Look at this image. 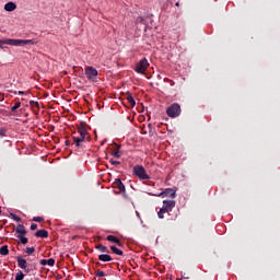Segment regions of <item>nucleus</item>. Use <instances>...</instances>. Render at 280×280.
I'll list each match as a JSON object with an SVG mask.
<instances>
[{"label": "nucleus", "mask_w": 280, "mask_h": 280, "mask_svg": "<svg viewBox=\"0 0 280 280\" xmlns=\"http://www.w3.org/2000/svg\"><path fill=\"white\" fill-rule=\"evenodd\" d=\"M3 45H11L12 47H23L25 45H34L32 39H0V49H3Z\"/></svg>", "instance_id": "f257e3e1"}, {"label": "nucleus", "mask_w": 280, "mask_h": 280, "mask_svg": "<svg viewBox=\"0 0 280 280\" xmlns=\"http://www.w3.org/2000/svg\"><path fill=\"white\" fill-rule=\"evenodd\" d=\"M174 207H176V201H174V200H164L163 201V207L158 212V215H159L160 220H163V218H164L163 214L164 213H170L172 211V209H174Z\"/></svg>", "instance_id": "f03ea898"}, {"label": "nucleus", "mask_w": 280, "mask_h": 280, "mask_svg": "<svg viewBox=\"0 0 280 280\" xmlns=\"http://www.w3.org/2000/svg\"><path fill=\"white\" fill-rule=\"evenodd\" d=\"M133 174L135 176L140 178V180H150V175H148V173L145 172V168L141 165H136L133 167Z\"/></svg>", "instance_id": "7ed1b4c3"}, {"label": "nucleus", "mask_w": 280, "mask_h": 280, "mask_svg": "<svg viewBox=\"0 0 280 280\" xmlns=\"http://www.w3.org/2000/svg\"><path fill=\"white\" fill-rule=\"evenodd\" d=\"M78 132H79L80 136L73 138V141H74L77 148H79L80 143H82L86 139V136L89 135L86 132V127L85 126L79 127Z\"/></svg>", "instance_id": "20e7f679"}, {"label": "nucleus", "mask_w": 280, "mask_h": 280, "mask_svg": "<svg viewBox=\"0 0 280 280\" xmlns=\"http://www.w3.org/2000/svg\"><path fill=\"white\" fill-rule=\"evenodd\" d=\"M166 115L171 118L179 117L180 116V105L178 103L172 104L170 107L166 109Z\"/></svg>", "instance_id": "39448f33"}, {"label": "nucleus", "mask_w": 280, "mask_h": 280, "mask_svg": "<svg viewBox=\"0 0 280 280\" xmlns=\"http://www.w3.org/2000/svg\"><path fill=\"white\" fill-rule=\"evenodd\" d=\"M148 67H150V62L148 59L143 58L136 65L135 71L143 75V73L148 71Z\"/></svg>", "instance_id": "423d86ee"}, {"label": "nucleus", "mask_w": 280, "mask_h": 280, "mask_svg": "<svg viewBox=\"0 0 280 280\" xmlns=\"http://www.w3.org/2000/svg\"><path fill=\"white\" fill-rule=\"evenodd\" d=\"M85 75H86L88 80H90L91 82H95L97 80V69H95L91 66L86 67Z\"/></svg>", "instance_id": "0eeeda50"}, {"label": "nucleus", "mask_w": 280, "mask_h": 280, "mask_svg": "<svg viewBox=\"0 0 280 280\" xmlns=\"http://www.w3.org/2000/svg\"><path fill=\"white\" fill-rule=\"evenodd\" d=\"M158 196H162V198H176V190L174 188H166L164 191L160 192Z\"/></svg>", "instance_id": "6e6552de"}, {"label": "nucleus", "mask_w": 280, "mask_h": 280, "mask_svg": "<svg viewBox=\"0 0 280 280\" xmlns=\"http://www.w3.org/2000/svg\"><path fill=\"white\" fill-rule=\"evenodd\" d=\"M5 12H14L16 10V3L14 2H8L4 4Z\"/></svg>", "instance_id": "1a4fd4ad"}, {"label": "nucleus", "mask_w": 280, "mask_h": 280, "mask_svg": "<svg viewBox=\"0 0 280 280\" xmlns=\"http://www.w3.org/2000/svg\"><path fill=\"white\" fill-rule=\"evenodd\" d=\"M114 185L115 187H117V189H119V191H126V186L124 185V183H121V179H115Z\"/></svg>", "instance_id": "9d476101"}, {"label": "nucleus", "mask_w": 280, "mask_h": 280, "mask_svg": "<svg viewBox=\"0 0 280 280\" xmlns=\"http://www.w3.org/2000/svg\"><path fill=\"white\" fill-rule=\"evenodd\" d=\"M15 233H18L21 236L26 235L27 231L25 230V225L19 224L15 229Z\"/></svg>", "instance_id": "9b49d317"}, {"label": "nucleus", "mask_w": 280, "mask_h": 280, "mask_svg": "<svg viewBox=\"0 0 280 280\" xmlns=\"http://www.w3.org/2000/svg\"><path fill=\"white\" fill-rule=\"evenodd\" d=\"M107 242H112L113 244H117V246H121V241H119V238H117L115 235H108Z\"/></svg>", "instance_id": "f8f14e48"}, {"label": "nucleus", "mask_w": 280, "mask_h": 280, "mask_svg": "<svg viewBox=\"0 0 280 280\" xmlns=\"http://www.w3.org/2000/svg\"><path fill=\"white\" fill-rule=\"evenodd\" d=\"M35 236H36V237L46 238V237H49V232H47V230H38V231L35 233Z\"/></svg>", "instance_id": "ddd939ff"}, {"label": "nucleus", "mask_w": 280, "mask_h": 280, "mask_svg": "<svg viewBox=\"0 0 280 280\" xmlns=\"http://www.w3.org/2000/svg\"><path fill=\"white\" fill-rule=\"evenodd\" d=\"M18 266L19 268H22V270H25V268H27V260L18 257Z\"/></svg>", "instance_id": "4468645a"}, {"label": "nucleus", "mask_w": 280, "mask_h": 280, "mask_svg": "<svg viewBox=\"0 0 280 280\" xmlns=\"http://www.w3.org/2000/svg\"><path fill=\"white\" fill-rule=\"evenodd\" d=\"M54 264H56V260L54 258H49L48 260L47 259L40 260L42 266H54Z\"/></svg>", "instance_id": "2eb2a0df"}, {"label": "nucleus", "mask_w": 280, "mask_h": 280, "mask_svg": "<svg viewBox=\"0 0 280 280\" xmlns=\"http://www.w3.org/2000/svg\"><path fill=\"white\" fill-rule=\"evenodd\" d=\"M100 261H113V257H110V255L107 254H102L98 256Z\"/></svg>", "instance_id": "dca6fc26"}, {"label": "nucleus", "mask_w": 280, "mask_h": 280, "mask_svg": "<svg viewBox=\"0 0 280 280\" xmlns=\"http://www.w3.org/2000/svg\"><path fill=\"white\" fill-rule=\"evenodd\" d=\"M110 250H113V253H115V255H119V256L124 255V252L121 249L117 248L116 246L112 245Z\"/></svg>", "instance_id": "f3484780"}, {"label": "nucleus", "mask_w": 280, "mask_h": 280, "mask_svg": "<svg viewBox=\"0 0 280 280\" xmlns=\"http://www.w3.org/2000/svg\"><path fill=\"white\" fill-rule=\"evenodd\" d=\"M9 253H10V249H8V245H3L0 248V255H9Z\"/></svg>", "instance_id": "a211bd4d"}, {"label": "nucleus", "mask_w": 280, "mask_h": 280, "mask_svg": "<svg viewBox=\"0 0 280 280\" xmlns=\"http://www.w3.org/2000/svg\"><path fill=\"white\" fill-rule=\"evenodd\" d=\"M97 250H100L101 253H108V247L104 246V245H97L96 246Z\"/></svg>", "instance_id": "6ab92c4d"}, {"label": "nucleus", "mask_w": 280, "mask_h": 280, "mask_svg": "<svg viewBox=\"0 0 280 280\" xmlns=\"http://www.w3.org/2000/svg\"><path fill=\"white\" fill-rule=\"evenodd\" d=\"M21 108V102H16L13 107H11V112L14 113L15 110H19Z\"/></svg>", "instance_id": "aec40b11"}, {"label": "nucleus", "mask_w": 280, "mask_h": 280, "mask_svg": "<svg viewBox=\"0 0 280 280\" xmlns=\"http://www.w3.org/2000/svg\"><path fill=\"white\" fill-rule=\"evenodd\" d=\"M25 278V275H23V271H19L15 276V280H22Z\"/></svg>", "instance_id": "412c9836"}, {"label": "nucleus", "mask_w": 280, "mask_h": 280, "mask_svg": "<svg viewBox=\"0 0 280 280\" xmlns=\"http://www.w3.org/2000/svg\"><path fill=\"white\" fill-rule=\"evenodd\" d=\"M127 101L129 102L130 106H136V102H135V98L132 96H128L127 97Z\"/></svg>", "instance_id": "4be33fe9"}, {"label": "nucleus", "mask_w": 280, "mask_h": 280, "mask_svg": "<svg viewBox=\"0 0 280 280\" xmlns=\"http://www.w3.org/2000/svg\"><path fill=\"white\" fill-rule=\"evenodd\" d=\"M18 237L21 241V244H27V237H25L24 235H18Z\"/></svg>", "instance_id": "5701e85b"}, {"label": "nucleus", "mask_w": 280, "mask_h": 280, "mask_svg": "<svg viewBox=\"0 0 280 280\" xmlns=\"http://www.w3.org/2000/svg\"><path fill=\"white\" fill-rule=\"evenodd\" d=\"M112 154H113V156H115V159H119V150H117V149H114L113 151H112Z\"/></svg>", "instance_id": "b1692460"}, {"label": "nucleus", "mask_w": 280, "mask_h": 280, "mask_svg": "<svg viewBox=\"0 0 280 280\" xmlns=\"http://www.w3.org/2000/svg\"><path fill=\"white\" fill-rule=\"evenodd\" d=\"M34 250H36L34 247H26L25 253L27 255H32L34 253Z\"/></svg>", "instance_id": "393cba45"}, {"label": "nucleus", "mask_w": 280, "mask_h": 280, "mask_svg": "<svg viewBox=\"0 0 280 280\" xmlns=\"http://www.w3.org/2000/svg\"><path fill=\"white\" fill-rule=\"evenodd\" d=\"M12 220H14L15 222H21V218L16 214H11Z\"/></svg>", "instance_id": "a878e982"}, {"label": "nucleus", "mask_w": 280, "mask_h": 280, "mask_svg": "<svg viewBox=\"0 0 280 280\" xmlns=\"http://www.w3.org/2000/svg\"><path fill=\"white\" fill-rule=\"evenodd\" d=\"M45 219L43 217H35L33 218V222H43Z\"/></svg>", "instance_id": "bb28decb"}, {"label": "nucleus", "mask_w": 280, "mask_h": 280, "mask_svg": "<svg viewBox=\"0 0 280 280\" xmlns=\"http://www.w3.org/2000/svg\"><path fill=\"white\" fill-rule=\"evenodd\" d=\"M106 273H104V271L101 270H96V277H105Z\"/></svg>", "instance_id": "cd10ccee"}, {"label": "nucleus", "mask_w": 280, "mask_h": 280, "mask_svg": "<svg viewBox=\"0 0 280 280\" xmlns=\"http://www.w3.org/2000/svg\"><path fill=\"white\" fill-rule=\"evenodd\" d=\"M36 229H38V225L36 223H33L31 225V231H36Z\"/></svg>", "instance_id": "c85d7f7f"}, {"label": "nucleus", "mask_w": 280, "mask_h": 280, "mask_svg": "<svg viewBox=\"0 0 280 280\" xmlns=\"http://www.w3.org/2000/svg\"><path fill=\"white\" fill-rule=\"evenodd\" d=\"M28 94H30V92H23V91L18 92V95H28Z\"/></svg>", "instance_id": "c756f323"}, {"label": "nucleus", "mask_w": 280, "mask_h": 280, "mask_svg": "<svg viewBox=\"0 0 280 280\" xmlns=\"http://www.w3.org/2000/svg\"><path fill=\"white\" fill-rule=\"evenodd\" d=\"M112 165H119V161L110 160Z\"/></svg>", "instance_id": "7c9ffc66"}, {"label": "nucleus", "mask_w": 280, "mask_h": 280, "mask_svg": "<svg viewBox=\"0 0 280 280\" xmlns=\"http://www.w3.org/2000/svg\"><path fill=\"white\" fill-rule=\"evenodd\" d=\"M183 279H189V276L187 273H182Z\"/></svg>", "instance_id": "2f4dec72"}, {"label": "nucleus", "mask_w": 280, "mask_h": 280, "mask_svg": "<svg viewBox=\"0 0 280 280\" xmlns=\"http://www.w3.org/2000/svg\"><path fill=\"white\" fill-rule=\"evenodd\" d=\"M176 8H180V2L175 3Z\"/></svg>", "instance_id": "473e14b6"}, {"label": "nucleus", "mask_w": 280, "mask_h": 280, "mask_svg": "<svg viewBox=\"0 0 280 280\" xmlns=\"http://www.w3.org/2000/svg\"><path fill=\"white\" fill-rule=\"evenodd\" d=\"M66 145H69V141H66Z\"/></svg>", "instance_id": "72a5a7b5"}, {"label": "nucleus", "mask_w": 280, "mask_h": 280, "mask_svg": "<svg viewBox=\"0 0 280 280\" xmlns=\"http://www.w3.org/2000/svg\"><path fill=\"white\" fill-rule=\"evenodd\" d=\"M35 106H38V103H35Z\"/></svg>", "instance_id": "f704fd0d"}]
</instances>
